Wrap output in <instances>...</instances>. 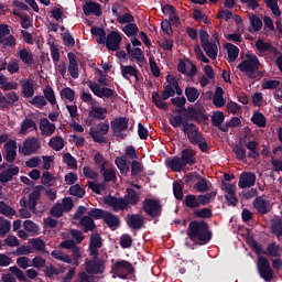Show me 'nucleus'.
Segmentation results:
<instances>
[{
    "label": "nucleus",
    "instance_id": "obj_1",
    "mask_svg": "<svg viewBox=\"0 0 282 282\" xmlns=\"http://www.w3.org/2000/svg\"><path fill=\"white\" fill-rule=\"evenodd\" d=\"M187 237L198 246H206L213 239V231L205 220H192L187 227Z\"/></svg>",
    "mask_w": 282,
    "mask_h": 282
},
{
    "label": "nucleus",
    "instance_id": "obj_2",
    "mask_svg": "<svg viewBox=\"0 0 282 282\" xmlns=\"http://www.w3.org/2000/svg\"><path fill=\"white\" fill-rule=\"evenodd\" d=\"M169 122L174 129L182 127V131L185 133V135H187L191 144H199L202 138H204L195 123L188 122V117H184L182 115H171Z\"/></svg>",
    "mask_w": 282,
    "mask_h": 282
},
{
    "label": "nucleus",
    "instance_id": "obj_3",
    "mask_svg": "<svg viewBox=\"0 0 282 282\" xmlns=\"http://www.w3.org/2000/svg\"><path fill=\"white\" fill-rule=\"evenodd\" d=\"M171 102L174 105V107H177L174 113H178V116H182V112L185 111L186 115H183V118H187V120H195V122L199 123L206 122V120H208V116L204 113V110L202 108H186V97H174L171 99Z\"/></svg>",
    "mask_w": 282,
    "mask_h": 282
},
{
    "label": "nucleus",
    "instance_id": "obj_4",
    "mask_svg": "<svg viewBox=\"0 0 282 282\" xmlns=\"http://www.w3.org/2000/svg\"><path fill=\"white\" fill-rule=\"evenodd\" d=\"M197 152L191 148H186L181 152V158L175 156L169 161H166V165L174 173H180L186 169V166H193V164H197V159L195 158Z\"/></svg>",
    "mask_w": 282,
    "mask_h": 282
},
{
    "label": "nucleus",
    "instance_id": "obj_5",
    "mask_svg": "<svg viewBox=\"0 0 282 282\" xmlns=\"http://www.w3.org/2000/svg\"><path fill=\"white\" fill-rule=\"evenodd\" d=\"M261 62H259V57L257 55H246V59L238 64L239 72L246 74L247 78L251 80H261L265 73L263 70H259Z\"/></svg>",
    "mask_w": 282,
    "mask_h": 282
},
{
    "label": "nucleus",
    "instance_id": "obj_6",
    "mask_svg": "<svg viewBox=\"0 0 282 282\" xmlns=\"http://www.w3.org/2000/svg\"><path fill=\"white\" fill-rule=\"evenodd\" d=\"M45 187L43 185H37L33 187L32 193L29 194V200L25 197L20 199V206L22 208H28L31 213H36V206L39 205V199H41V193H43Z\"/></svg>",
    "mask_w": 282,
    "mask_h": 282
},
{
    "label": "nucleus",
    "instance_id": "obj_7",
    "mask_svg": "<svg viewBox=\"0 0 282 282\" xmlns=\"http://www.w3.org/2000/svg\"><path fill=\"white\" fill-rule=\"evenodd\" d=\"M109 133V121L106 120L105 122H99L98 124L90 128L89 135L94 140V142H97L98 144H107V135Z\"/></svg>",
    "mask_w": 282,
    "mask_h": 282
},
{
    "label": "nucleus",
    "instance_id": "obj_8",
    "mask_svg": "<svg viewBox=\"0 0 282 282\" xmlns=\"http://www.w3.org/2000/svg\"><path fill=\"white\" fill-rule=\"evenodd\" d=\"M142 210L148 217L155 219L162 216V203H160V199L145 198L142 203Z\"/></svg>",
    "mask_w": 282,
    "mask_h": 282
},
{
    "label": "nucleus",
    "instance_id": "obj_9",
    "mask_svg": "<svg viewBox=\"0 0 282 282\" xmlns=\"http://www.w3.org/2000/svg\"><path fill=\"white\" fill-rule=\"evenodd\" d=\"M112 272L117 274L119 279L124 281L129 279V275L135 272V268H133V264L127 260H119L112 264Z\"/></svg>",
    "mask_w": 282,
    "mask_h": 282
},
{
    "label": "nucleus",
    "instance_id": "obj_10",
    "mask_svg": "<svg viewBox=\"0 0 282 282\" xmlns=\"http://www.w3.org/2000/svg\"><path fill=\"white\" fill-rule=\"evenodd\" d=\"M110 127L116 138H120V140H124V138H127V134L122 133V131H127L129 129V118L127 117L115 118L110 122Z\"/></svg>",
    "mask_w": 282,
    "mask_h": 282
},
{
    "label": "nucleus",
    "instance_id": "obj_11",
    "mask_svg": "<svg viewBox=\"0 0 282 282\" xmlns=\"http://www.w3.org/2000/svg\"><path fill=\"white\" fill-rule=\"evenodd\" d=\"M258 274L261 279L265 282L272 281L274 279V271L272 270V267L270 265V261L267 260L265 257H259L258 258Z\"/></svg>",
    "mask_w": 282,
    "mask_h": 282
},
{
    "label": "nucleus",
    "instance_id": "obj_12",
    "mask_svg": "<svg viewBox=\"0 0 282 282\" xmlns=\"http://www.w3.org/2000/svg\"><path fill=\"white\" fill-rule=\"evenodd\" d=\"M88 87L90 91H93V94L97 96V98H102V99L116 98V90L108 87H102L100 86V84L96 82L89 80Z\"/></svg>",
    "mask_w": 282,
    "mask_h": 282
},
{
    "label": "nucleus",
    "instance_id": "obj_13",
    "mask_svg": "<svg viewBox=\"0 0 282 282\" xmlns=\"http://www.w3.org/2000/svg\"><path fill=\"white\" fill-rule=\"evenodd\" d=\"M105 259L86 260L85 270L87 274H104L105 273Z\"/></svg>",
    "mask_w": 282,
    "mask_h": 282
},
{
    "label": "nucleus",
    "instance_id": "obj_14",
    "mask_svg": "<svg viewBox=\"0 0 282 282\" xmlns=\"http://www.w3.org/2000/svg\"><path fill=\"white\" fill-rule=\"evenodd\" d=\"M104 202L107 206H110L115 213H118V210H129L124 197L118 198L116 196L108 195L105 197Z\"/></svg>",
    "mask_w": 282,
    "mask_h": 282
},
{
    "label": "nucleus",
    "instance_id": "obj_15",
    "mask_svg": "<svg viewBox=\"0 0 282 282\" xmlns=\"http://www.w3.org/2000/svg\"><path fill=\"white\" fill-rule=\"evenodd\" d=\"M120 43H122V35L117 31H111L106 36L105 44L109 52H118L120 50Z\"/></svg>",
    "mask_w": 282,
    "mask_h": 282
},
{
    "label": "nucleus",
    "instance_id": "obj_16",
    "mask_svg": "<svg viewBox=\"0 0 282 282\" xmlns=\"http://www.w3.org/2000/svg\"><path fill=\"white\" fill-rule=\"evenodd\" d=\"M126 224L130 230H142L144 228V216L142 214H128Z\"/></svg>",
    "mask_w": 282,
    "mask_h": 282
},
{
    "label": "nucleus",
    "instance_id": "obj_17",
    "mask_svg": "<svg viewBox=\"0 0 282 282\" xmlns=\"http://www.w3.org/2000/svg\"><path fill=\"white\" fill-rule=\"evenodd\" d=\"M257 184V175L252 172H243L238 182L239 188H252Z\"/></svg>",
    "mask_w": 282,
    "mask_h": 282
},
{
    "label": "nucleus",
    "instance_id": "obj_18",
    "mask_svg": "<svg viewBox=\"0 0 282 282\" xmlns=\"http://www.w3.org/2000/svg\"><path fill=\"white\" fill-rule=\"evenodd\" d=\"M39 147H41L39 139L33 137L31 139H25L21 151L23 155H32L39 151Z\"/></svg>",
    "mask_w": 282,
    "mask_h": 282
},
{
    "label": "nucleus",
    "instance_id": "obj_19",
    "mask_svg": "<svg viewBox=\"0 0 282 282\" xmlns=\"http://www.w3.org/2000/svg\"><path fill=\"white\" fill-rule=\"evenodd\" d=\"M4 149V160L9 164H12L14 160H17V141L14 140H9L7 143L3 145Z\"/></svg>",
    "mask_w": 282,
    "mask_h": 282
},
{
    "label": "nucleus",
    "instance_id": "obj_20",
    "mask_svg": "<svg viewBox=\"0 0 282 282\" xmlns=\"http://www.w3.org/2000/svg\"><path fill=\"white\" fill-rule=\"evenodd\" d=\"M256 47L260 54H265V52H270L271 54H274L275 56H279L281 54V51L276 48V46L272 45L270 42H265L262 39H258L256 41Z\"/></svg>",
    "mask_w": 282,
    "mask_h": 282
},
{
    "label": "nucleus",
    "instance_id": "obj_21",
    "mask_svg": "<svg viewBox=\"0 0 282 282\" xmlns=\"http://www.w3.org/2000/svg\"><path fill=\"white\" fill-rule=\"evenodd\" d=\"M253 208H256L257 213L260 215H268V213H270V202L261 196H257L253 200Z\"/></svg>",
    "mask_w": 282,
    "mask_h": 282
},
{
    "label": "nucleus",
    "instance_id": "obj_22",
    "mask_svg": "<svg viewBox=\"0 0 282 282\" xmlns=\"http://www.w3.org/2000/svg\"><path fill=\"white\" fill-rule=\"evenodd\" d=\"M83 11L86 17H89V14L100 17V14H102V6L98 2H86L83 6Z\"/></svg>",
    "mask_w": 282,
    "mask_h": 282
},
{
    "label": "nucleus",
    "instance_id": "obj_23",
    "mask_svg": "<svg viewBox=\"0 0 282 282\" xmlns=\"http://www.w3.org/2000/svg\"><path fill=\"white\" fill-rule=\"evenodd\" d=\"M104 221L110 228V230H116V228H120V217L113 215L111 212H106L104 216Z\"/></svg>",
    "mask_w": 282,
    "mask_h": 282
},
{
    "label": "nucleus",
    "instance_id": "obj_24",
    "mask_svg": "<svg viewBox=\"0 0 282 282\" xmlns=\"http://www.w3.org/2000/svg\"><path fill=\"white\" fill-rule=\"evenodd\" d=\"M68 57V72L69 75L72 76V78H78L79 74H78V59L76 58V54L69 52L67 54Z\"/></svg>",
    "mask_w": 282,
    "mask_h": 282
},
{
    "label": "nucleus",
    "instance_id": "obj_25",
    "mask_svg": "<svg viewBox=\"0 0 282 282\" xmlns=\"http://www.w3.org/2000/svg\"><path fill=\"white\" fill-rule=\"evenodd\" d=\"M210 186H213L206 177H202V175L197 174V182L194 184V191L197 193H208L210 191Z\"/></svg>",
    "mask_w": 282,
    "mask_h": 282
},
{
    "label": "nucleus",
    "instance_id": "obj_26",
    "mask_svg": "<svg viewBox=\"0 0 282 282\" xmlns=\"http://www.w3.org/2000/svg\"><path fill=\"white\" fill-rule=\"evenodd\" d=\"M22 94L24 98H32L34 96V80L32 78L21 79Z\"/></svg>",
    "mask_w": 282,
    "mask_h": 282
},
{
    "label": "nucleus",
    "instance_id": "obj_27",
    "mask_svg": "<svg viewBox=\"0 0 282 282\" xmlns=\"http://www.w3.org/2000/svg\"><path fill=\"white\" fill-rule=\"evenodd\" d=\"M120 72H121V76L126 80H131V76H138V74L140 73V70H138V67H135V65H123V64H120Z\"/></svg>",
    "mask_w": 282,
    "mask_h": 282
},
{
    "label": "nucleus",
    "instance_id": "obj_28",
    "mask_svg": "<svg viewBox=\"0 0 282 282\" xmlns=\"http://www.w3.org/2000/svg\"><path fill=\"white\" fill-rule=\"evenodd\" d=\"M123 199L127 203V206H137V204L140 202V196L138 195V192L135 189L129 187L126 189V195L123 196Z\"/></svg>",
    "mask_w": 282,
    "mask_h": 282
},
{
    "label": "nucleus",
    "instance_id": "obj_29",
    "mask_svg": "<svg viewBox=\"0 0 282 282\" xmlns=\"http://www.w3.org/2000/svg\"><path fill=\"white\" fill-rule=\"evenodd\" d=\"M205 54L212 59L216 61L217 59V54L219 53L217 48V43L216 42H206L205 44L202 45Z\"/></svg>",
    "mask_w": 282,
    "mask_h": 282
},
{
    "label": "nucleus",
    "instance_id": "obj_30",
    "mask_svg": "<svg viewBox=\"0 0 282 282\" xmlns=\"http://www.w3.org/2000/svg\"><path fill=\"white\" fill-rule=\"evenodd\" d=\"M40 130L43 135H52L56 131V124L50 122L47 118H43L40 120Z\"/></svg>",
    "mask_w": 282,
    "mask_h": 282
},
{
    "label": "nucleus",
    "instance_id": "obj_31",
    "mask_svg": "<svg viewBox=\"0 0 282 282\" xmlns=\"http://www.w3.org/2000/svg\"><path fill=\"white\" fill-rule=\"evenodd\" d=\"M14 175H19V166L9 167L4 172L0 173V183L6 184L8 182H12Z\"/></svg>",
    "mask_w": 282,
    "mask_h": 282
},
{
    "label": "nucleus",
    "instance_id": "obj_32",
    "mask_svg": "<svg viewBox=\"0 0 282 282\" xmlns=\"http://www.w3.org/2000/svg\"><path fill=\"white\" fill-rule=\"evenodd\" d=\"M213 105L218 109L226 106V99L224 98V88L218 86L213 96Z\"/></svg>",
    "mask_w": 282,
    "mask_h": 282
},
{
    "label": "nucleus",
    "instance_id": "obj_33",
    "mask_svg": "<svg viewBox=\"0 0 282 282\" xmlns=\"http://www.w3.org/2000/svg\"><path fill=\"white\" fill-rule=\"evenodd\" d=\"M78 221L83 226L84 232H94L96 230V223L91 216H83Z\"/></svg>",
    "mask_w": 282,
    "mask_h": 282
},
{
    "label": "nucleus",
    "instance_id": "obj_34",
    "mask_svg": "<svg viewBox=\"0 0 282 282\" xmlns=\"http://www.w3.org/2000/svg\"><path fill=\"white\" fill-rule=\"evenodd\" d=\"M88 116L89 118H95L96 120H105V118H107V108H102L100 106L91 107Z\"/></svg>",
    "mask_w": 282,
    "mask_h": 282
},
{
    "label": "nucleus",
    "instance_id": "obj_35",
    "mask_svg": "<svg viewBox=\"0 0 282 282\" xmlns=\"http://www.w3.org/2000/svg\"><path fill=\"white\" fill-rule=\"evenodd\" d=\"M224 120H226V116L224 115V111H216L212 116V124L214 127H217L219 131H224Z\"/></svg>",
    "mask_w": 282,
    "mask_h": 282
},
{
    "label": "nucleus",
    "instance_id": "obj_36",
    "mask_svg": "<svg viewBox=\"0 0 282 282\" xmlns=\"http://www.w3.org/2000/svg\"><path fill=\"white\" fill-rule=\"evenodd\" d=\"M246 149H248V158L257 160L259 158V142L256 140L249 141L247 144H245Z\"/></svg>",
    "mask_w": 282,
    "mask_h": 282
},
{
    "label": "nucleus",
    "instance_id": "obj_37",
    "mask_svg": "<svg viewBox=\"0 0 282 282\" xmlns=\"http://www.w3.org/2000/svg\"><path fill=\"white\" fill-rule=\"evenodd\" d=\"M90 34H93V36H99V39L96 40L98 45H105V41H107V32L105 31V29L93 26L90 29Z\"/></svg>",
    "mask_w": 282,
    "mask_h": 282
},
{
    "label": "nucleus",
    "instance_id": "obj_38",
    "mask_svg": "<svg viewBox=\"0 0 282 282\" xmlns=\"http://www.w3.org/2000/svg\"><path fill=\"white\" fill-rule=\"evenodd\" d=\"M225 48L227 50L229 63H235L239 57V47L232 43H226Z\"/></svg>",
    "mask_w": 282,
    "mask_h": 282
},
{
    "label": "nucleus",
    "instance_id": "obj_39",
    "mask_svg": "<svg viewBox=\"0 0 282 282\" xmlns=\"http://www.w3.org/2000/svg\"><path fill=\"white\" fill-rule=\"evenodd\" d=\"M183 204L187 208H199V196L194 194L186 195Z\"/></svg>",
    "mask_w": 282,
    "mask_h": 282
},
{
    "label": "nucleus",
    "instance_id": "obj_40",
    "mask_svg": "<svg viewBox=\"0 0 282 282\" xmlns=\"http://www.w3.org/2000/svg\"><path fill=\"white\" fill-rule=\"evenodd\" d=\"M215 197H217V191L198 195L199 206H208V204H210Z\"/></svg>",
    "mask_w": 282,
    "mask_h": 282
},
{
    "label": "nucleus",
    "instance_id": "obj_41",
    "mask_svg": "<svg viewBox=\"0 0 282 282\" xmlns=\"http://www.w3.org/2000/svg\"><path fill=\"white\" fill-rule=\"evenodd\" d=\"M271 234L275 237H282V218H274L271 220Z\"/></svg>",
    "mask_w": 282,
    "mask_h": 282
},
{
    "label": "nucleus",
    "instance_id": "obj_42",
    "mask_svg": "<svg viewBox=\"0 0 282 282\" xmlns=\"http://www.w3.org/2000/svg\"><path fill=\"white\" fill-rule=\"evenodd\" d=\"M19 57L24 65H32L34 63V55L28 48H22L19 52Z\"/></svg>",
    "mask_w": 282,
    "mask_h": 282
},
{
    "label": "nucleus",
    "instance_id": "obj_43",
    "mask_svg": "<svg viewBox=\"0 0 282 282\" xmlns=\"http://www.w3.org/2000/svg\"><path fill=\"white\" fill-rule=\"evenodd\" d=\"M162 97L160 96V93H153L152 94V102L155 105L158 109H163V111H169V104L163 101Z\"/></svg>",
    "mask_w": 282,
    "mask_h": 282
},
{
    "label": "nucleus",
    "instance_id": "obj_44",
    "mask_svg": "<svg viewBox=\"0 0 282 282\" xmlns=\"http://www.w3.org/2000/svg\"><path fill=\"white\" fill-rule=\"evenodd\" d=\"M263 254H269V257L273 258L281 257V245L276 242L270 243Z\"/></svg>",
    "mask_w": 282,
    "mask_h": 282
},
{
    "label": "nucleus",
    "instance_id": "obj_45",
    "mask_svg": "<svg viewBox=\"0 0 282 282\" xmlns=\"http://www.w3.org/2000/svg\"><path fill=\"white\" fill-rule=\"evenodd\" d=\"M48 147L54 151H63L65 148V141L61 137H53L48 142Z\"/></svg>",
    "mask_w": 282,
    "mask_h": 282
},
{
    "label": "nucleus",
    "instance_id": "obj_46",
    "mask_svg": "<svg viewBox=\"0 0 282 282\" xmlns=\"http://www.w3.org/2000/svg\"><path fill=\"white\" fill-rule=\"evenodd\" d=\"M28 129H33V131H36V122L34 120L25 118L21 123L20 133L22 135H25L28 133Z\"/></svg>",
    "mask_w": 282,
    "mask_h": 282
},
{
    "label": "nucleus",
    "instance_id": "obj_47",
    "mask_svg": "<svg viewBox=\"0 0 282 282\" xmlns=\"http://www.w3.org/2000/svg\"><path fill=\"white\" fill-rule=\"evenodd\" d=\"M251 122L263 129L268 124V119L261 112H254L251 117Z\"/></svg>",
    "mask_w": 282,
    "mask_h": 282
},
{
    "label": "nucleus",
    "instance_id": "obj_48",
    "mask_svg": "<svg viewBox=\"0 0 282 282\" xmlns=\"http://www.w3.org/2000/svg\"><path fill=\"white\" fill-rule=\"evenodd\" d=\"M100 171L104 176V182H113L116 180V170L106 169L105 163L101 164Z\"/></svg>",
    "mask_w": 282,
    "mask_h": 282
},
{
    "label": "nucleus",
    "instance_id": "obj_49",
    "mask_svg": "<svg viewBox=\"0 0 282 282\" xmlns=\"http://www.w3.org/2000/svg\"><path fill=\"white\" fill-rule=\"evenodd\" d=\"M185 96L188 102H195L199 98V89L188 86L185 88Z\"/></svg>",
    "mask_w": 282,
    "mask_h": 282
},
{
    "label": "nucleus",
    "instance_id": "obj_50",
    "mask_svg": "<svg viewBox=\"0 0 282 282\" xmlns=\"http://www.w3.org/2000/svg\"><path fill=\"white\" fill-rule=\"evenodd\" d=\"M59 96L62 100H68L69 102H74V99L76 98V91L72 89L70 87H65L61 90Z\"/></svg>",
    "mask_w": 282,
    "mask_h": 282
},
{
    "label": "nucleus",
    "instance_id": "obj_51",
    "mask_svg": "<svg viewBox=\"0 0 282 282\" xmlns=\"http://www.w3.org/2000/svg\"><path fill=\"white\" fill-rule=\"evenodd\" d=\"M0 215H4V217H14V215H17V210L6 204V202L0 200Z\"/></svg>",
    "mask_w": 282,
    "mask_h": 282
},
{
    "label": "nucleus",
    "instance_id": "obj_52",
    "mask_svg": "<svg viewBox=\"0 0 282 282\" xmlns=\"http://www.w3.org/2000/svg\"><path fill=\"white\" fill-rule=\"evenodd\" d=\"M12 228V223L10 220L0 217V238L6 237Z\"/></svg>",
    "mask_w": 282,
    "mask_h": 282
},
{
    "label": "nucleus",
    "instance_id": "obj_53",
    "mask_svg": "<svg viewBox=\"0 0 282 282\" xmlns=\"http://www.w3.org/2000/svg\"><path fill=\"white\" fill-rule=\"evenodd\" d=\"M175 96V87L173 84H167L164 89L161 91V100H169Z\"/></svg>",
    "mask_w": 282,
    "mask_h": 282
},
{
    "label": "nucleus",
    "instance_id": "obj_54",
    "mask_svg": "<svg viewBox=\"0 0 282 282\" xmlns=\"http://www.w3.org/2000/svg\"><path fill=\"white\" fill-rule=\"evenodd\" d=\"M29 243L32 246V249L37 252H43V250H45V241L41 238H32L29 240Z\"/></svg>",
    "mask_w": 282,
    "mask_h": 282
},
{
    "label": "nucleus",
    "instance_id": "obj_55",
    "mask_svg": "<svg viewBox=\"0 0 282 282\" xmlns=\"http://www.w3.org/2000/svg\"><path fill=\"white\" fill-rule=\"evenodd\" d=\"M195 217L198 219H210L213 217V209L204 207L194 212Z\"/></svg>",
    "mask_w": 282,
    "mask_h": 282
},
{
    "label": "nucleus",
    "instance_id": "obj_56",
    "mask_svg": "<svg viewBox=\"0 0 282 282\" xmlns=\"http://www.w3.org/2000/svg\"><path fill=\"white\" fill-rule=\"evenodd\" d=\"M264 3L269 10L272 11L274 17H281V9H279V0H264Z\"/></svg>",
    "mask_w": 282,
    "mask_h": 282
},
{
    "label": "nucleus",
    "instance_id": "obj_57",
    "mask_svg": "<svg viewBox=\"0 0 282 282\" xmlns=\"http://www.w3.org/2000/svg\"><path fill=\"white\" fill-rule=\"evenodd\" d=\"M122 32L126 34V36H135L138 35V32H140V29H138V24L135 23H128L122 28Z\"/></svg>",
    "mask_w": 282,
    "mask_h": 282
},
{
    "label": "nucleus",
    "instance_id": "obj_58",
    "mask_svg": "<svg viewBox=\"0 0 282 282\" xmlns=\"http://www.w3.org/2000/svg\"><path fill=\"white\" fill-rule=\"evenodd\" d=\"M232 152L236 155V159L239 160V162H246V149H243L242 144H236L232 148Z\"/></svg>",
    "mask_w": 282,
    "mask_h": 282
},
{
    "label": "nucleus",
    "instance_id": "obj_59",
    "mask_svg": "<svg viewBox=\"0 0 282 282\" xmlns=\"http://www.w3.org/2000/svg\"><path fill=\"white\" fill-rule=\"evenodd\" d=\"M68 193H69V195H73L74 197H78L79 199L85 197V188H83L78 184L72 185L68 189Z\"/></svg>",
    "mask_w": 282,
    "mask_h": 282
},
{
    "label": "nucleus",
    "instance_id": "obj_60",
    "mask_svg": "<svg viewBox=\"0 0 282 282\" xmlns=\"http://www.w3.org/2000/svg\"><path fill=\"white\" fill-rule=\"evenodd\" d=\"M63 162L69 166V169L76 170L78 169V162L76 158H74L69 152L63 155Z\"/></svg>",
    "mask_w": 282,
    "mask_h": 282
},
{
    "label": "nucleus",
    "instance_id": "obj_61",
    "mask_svg": "<svg viewBox=\"0 0 282 282\" xmlns=\"http://www.w3.org/2000/svg\"><path fill=\"white\" fill-rule=\"evenodd\" d=\"M63 213H65V209L63 208V204L61 203L53 205L50 209V215L52 217H55L56 219L63 217Z\"/></svg>",
    "mask_w": 282,
    "mask_h": 282
},
{
    "label": "nucleus",
    "instance_id": "obj_62",
    "mask_svg": "<svg viewBox=\"0 0 282 282\" xmlns=\"http://www.w3.org/2000/svg\"><path fill=\"white\" fill-rule=\"evenodd\" d=\"M87 215L91 219H105V215H107V210L100 208H91Z\"/></svg>",
    "mask_w": 282,
    "mask_h": 282
},
{
    "label": "nucleus",
    "instance_id": "obj_63",
    "mask_svg": "<svg viewBox=\"0 0 282 282\" xmlns=\"http://www.w3.org/2000/svg\"><path fill=\"white\" fill-rule=\"evenodd\" d=\"M44 98L52 105H56V95L54 94V89L50 86H46L43 90Z\"/></svg>",
    "mask_w": 282,
    "mask_h": 282
},
{
    "label": "nucleus",
    "instance_id": "obj_64",
    "mask_svg": "<svg viewBox=\"0 0 282 282\" xmlns=\"http://www.w3.org/2000/svg\"><path fill=\"white\" fill-rule=\"evenodd\" d=\"M261 87L262 89H279L281 82L278 79H268L262 83Z\"/></svg>",
    "mask_w": 282,
    "mask_h": 282
}]
</instances>
